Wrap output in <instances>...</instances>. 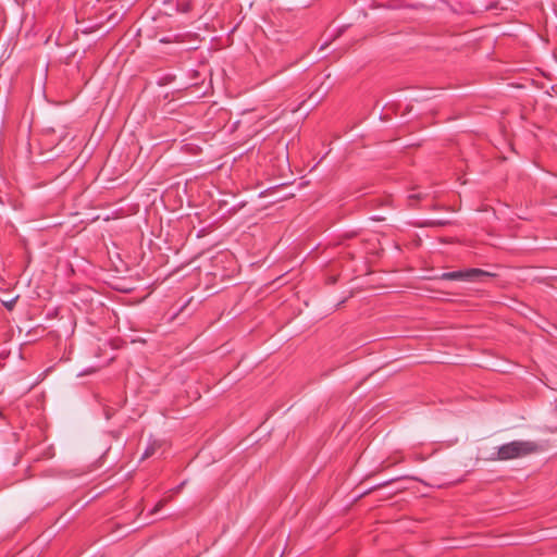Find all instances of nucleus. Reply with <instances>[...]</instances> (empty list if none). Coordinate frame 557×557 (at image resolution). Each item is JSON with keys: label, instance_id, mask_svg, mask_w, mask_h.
Listing matches in <instances>:
<instances>
[{"label": "nucleus", "instance_id": "obj_1", "mask_svg": "<svg viewBox=\"0 0 557 557\" xmlns=\"http://www.w3.org/2000/svg\"><path fill=\"white\" fill-rule=\"evenodd\" d=\"M544 449V445L533 441H512L498 447L496 459L505 461L523 458Z\"/></svg>", "mask_w": 557, "mask_h": 557}, {"label": "nucleus", "instance_id": "obj_2", "mask_svg": "<svg viewBox=\"0 0 557 557\" xmlns=\"http://www.w3.org/2000/svg\"><path fill=\"white\" fill-rule=\"evenodd\" d=\"M487 276H493V274L481 269L462 270V281H481L483 277Z\"/></svg>", "mask_w": 557, "mask_h": 557}, {"label": "nucleus", "instance_id": "obj_3", "mask_svg": "<svg viewBox=\"0 0 557 557\" xmlns=\"http://www.w3.org/2000/svg\"><path fill=\"white\" fill-rule=\"evenodd\" d=\"M445 281H462V271L445 272L441 275Z\"/></svg>", "mask_w": 557, "mask_h": 557}, {"label": "nucleus", "instance_id": "obj_4", "mask_svg": "<svg viewBox=\"0 0 557 557\" xmlns=\"http://www.w3.org/2000/svg\"><path fill=\"white\" fill-rule=\"evenodd\" d=\"M171 498H172V494H171V495H169V496L163 497L162 499H160V500L156 504V506L152 508V510L150 511V513H151V515H153V513L158 512L159 510H161V509L164 507V505H165V504H166Z\"/></svg>", "mask_w": 557, "mask_h": 557}, {"label": "nucleus", "instance_id": "obj_5", "mask_svg": "<svg viewBox=\"0 0 557 557\" xmlns=\"http://www.w3.org/2000/svg\"><path fill=\"white\" fill-rule=\"evenodd\" d=\"M156 448H157V445H156V444H151V445H149V446L146 448L145 453L143 454V459H146V458L151 457V456L154 454Z\"/></svg>", "mask_w": 557, "mask_h": 557}, {"label": "nucleus", "instance_id": "obj_6", "mask_svg": "<svg viewBox=\"0 0 557 557\" xmlns=\"http://www.w3.org/2000/svg\"><path fill=\"white\" fill-rule=\"evenodd\" d=\"M184 483H182L181 485H178L177 487H175L174 490L171 491L172 494H178L183 487Z\"/></svg>", "mask_w": 557, "mask_h": 557}, {"label": "nucleus", "instance_id": "obj_7", "mask_svg": "<svg viewBox=\"0 0 557 557\" xmlns=\"http://www.w3.org/2000/svg\"><path fill=\"white\" fill-rule=\"evenodd\" d=\"M5 306H7V308H8V309H10V310H11V309L13 308V306H14V300H12V301H10V302L5 304Z\"/></svg>", "mask_w": 557, "mask_h": 557}]
</instances>
